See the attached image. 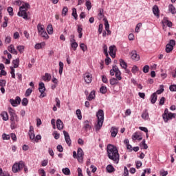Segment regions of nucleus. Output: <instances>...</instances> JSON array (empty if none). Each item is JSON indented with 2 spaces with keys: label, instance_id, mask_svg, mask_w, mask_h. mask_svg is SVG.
<instances>
[{
  "label": "nucleus",
  "instance_id": "nucleus-13",
  "mask_svg": "<svg viewBox=\"0 0 176 176\" xmlns=\"http://www.w3.org/2000/svg\"><path fill=\"white\" fill-rule=\"evenodd\" d=\"M63 134L65 135V140L66 143L71 146V138L69 137V134L66 131H63Z\"/></svg>",
  "mask_w": 176,
  "mask_h": 176
},
{
  "label": "nucleus",
  "instance_id": "nucleus-25",
  "mask_svg": "<svg viewBox=\"0 0 176 176\" xmlns=\"http://www.w3.org/2000/svg\"><path fill=\"white\" fill-rule=\"evenodd\" d=\"M156 101H157V95L156 94V93H153L151 96V104H155V102H156Z\"/></svg>",
  "mask_w": 176,
  "mask_h": 176
},
{
  "label": "nucleus",
  "instance_id": "nucleus-16",
  "mask_svg": "<svg viewBox=\"0 0 176 176\" xmlns=\"http://www.w3.org/2000/svg\"><path fill=\"white\" fill-rule=\"evenodd\" d=\"M118 131H119V129L117 127H111L110 132L111 133V137H113V138H115V137L118 135Z\"/></svg>",
  "mask_w": 176,
  "mask_h": 176
},
{
  "label": "nucleus",
  "instance_id": "nucleus-30",
  "mask_svg": "<svg viewBox=\"0 0 176 176\" xmlns=\"http://www.w3.org/2000/svg\"><path fill=\"white\" fill-rule=\"evenodd\" d=\"M122 72L119 70V67H117V71L116 72V78L118 80H122Z\"/></svg>",
  "mask_w": 176,
  "mask_h": 176
},
{
  "label": "nucleus",
  "instance_id": "nucleus-3",
  "mask_svg": "<svg viewBox=\"0 0 176 176\" xmlns=\"http://www.w3.org/2000/svg\"><path fill=\"white\" fill-rule=\"evenodd\" d=\"M83 156H85V153L81 148H78L77 153L76 151H73V157L77 159L79 163L83 162Z\"/></svg>",
  "mask_w": 176,
  "mask_h": 176
},
{
  "label": "nucleus",
  "instance_id": "nucleus-45",
  "mask_svg": "<svg viewBox=\"0 0 176 176\" xmlns=\"http://www.w3.org/2000/svg\"><path fill=\"white\" fill-rule=\"evenodd\" d=\"M76 114L78 119H79V120H82V112L80 111V109H77L76 111Z\"/></svg>",
  "mask_w": 176,
  "mask_h": 176
},
{
  "label": "nucleus",
  "instance_id": "nucleus-23",
  "mask_svg": "<svg viewBox=\"0 0 176 176\" xmlns=\"http://www.w3.org/2000/svg\"><path fill=\"white\" fill-rule=\"evenodd\" d=\"M94 98H96V91H92L88 96L87 100H88L89 101H91L94 100Z\"/></svg>",
  "mask_w": 176,
  "mask_h": 176
},
{
  "label": "nucleus",
  "instance_id": "nucleus-56",
  "mask_svg": "<svg viewBox=\"0 0 176 176\" xmlns=\"http://www.w3.org/2000/svg\"><path fill=\"white\" fill-rule=\"evenodd\" d=\"M100 91L102 94H105V93H107V87L102 86L100 89Z\"/></svg>",
  "mask_w": 176,
  "mask_h": 176
},
{
  "label": "nucleus",
  "instance_id": "nucleus-33",
  "mask_svg": "<svg viewBox=\"0 0 176 176\" xmlns=\"http://www.w3.org/2000/svg\"><path fill=\"white\" fill-rule=\"evenodd\" d=\"M168 10H169V12H170V13H172V14H175V13H176L175 7H174V6L173 4H170L168 6Z\"/></svg>",
  "mask_w": 176,
  "mask_h": 176
},
{
  "label": "nucleus",
  "instance_id": "nucleus-32",
  "mask_svg": "<svg viewBox=\"0 0 176 176\" xmlns=\"http://www.w3.org/2000/svg\"><path fill=\"white\" fill-rule=\"evenodd\" d=\"M12 65H14L13 67L14 68H19V65H20V58H18L15 60H12Z\"/></svg>",
  "mask_w": 176,
  "mask_h": 176
},
{
  "label": "nucleus",
  "instance_id": "nucleus-4",
  "mask_svg": "<svg viewBox=\"0 0 176 176\" xmlns=\"http://www.w3.org/2000/svg\"><path fill=\"white\" fill-rule=\"evenodd\" d=\"M175 116H176L175 113L168 112V109H166L164 110V113L162 115V118H163L164 122H165V123H167V122H168V120H171L172 119L175 118Z\"/></svg>",
  "mask_w": 176,
  "mask_h": 176
},
{
  "label": "nucleus",
  "instance_id": "nucleus-35",
  "mask_svg": "<svg viewBox=\"0 0 176 176\" xmlns=\"http://www.w3.org/2000/svg\"><path fill=\"white\" fill-rule=\"evenodd\" d=\"M3 20L4 22L3 23L1 27H3V28H6V27H8V23H9V18L8 16H4Z\"/></svg>",
  "mask_w": 176,
  "mask_h": 176
},
{
  "label": "nucleus",
  "instance_id": "nucleus-1",
  "mask_svg": "<svg viewBox=\"0 0 176 176\" xmlns=\"http://www.w3.org/2000/svg\"><path fill=\"white\" fill-rule=\"evenodd\" d=\"M107 151L109 159H110V160H113L114 163L118 164V163H119L120 155L116 146L112 144H108Z\"/></svg>",
  "mask_w": 176,
  "mask_h": 176
},
{
  "label": "nucleus",
  "instance_id": "nucleus-57",
  "mask_svg": "<svg viewBox=\"0 0 176 176\" xmlns=\"http://www.w3.org/2000/svg\"><path fill=\"white\" fill-rule=\"evenodd\" d=\"M107 58L104 60L106 65H109V63H111V58H109V55L106 56Z\"/></svg>",
  "mask_w": 176,
  "mask_h": 176
},
{
  "label": "nucleus",
  "instance_id": "nucleus-51",
  "mask_svg": "<svg viewBox=\"0 0 176 176\" xmlns=\"http://www.w3.org/2000/svg\"><path fill=\"white\" fill-rule=\"evenodd\" d=\"M22 105L23 107H27V105H28V99L24 98L23 100H22V102H21Z\"/></svg>",
  "mask_w": 176,
  "mask_h": 176
},
{
  "label": "nucleus",
  "instance_id": "nucleus-48",
  "mask_svg": "<svg viewBox=\"0 0 176 176\" xmlns=\"http://www.w3.org/2000/svg\"><path fill=\"white\" fill-rule=\"evenodd\" d=\"M16 49L19 53H24V46L23 45H19L16 47Z\"/></svg>",
  "mask_w": 176,
  "mask_h": 176
},
{
  "label": "nucleus",
  "instance_id": "nucleus-37",
  "mask_svg": "<svg viewBox=\"0 0 176 176\" xmlns=\"http://www.w3.org/2000/svg\"><path fill=\"white\" fill-rule=\"evenodd\" d=\"M63 69H64V63L61 61L59 62V74L63 75Z\"/></svg>",
  "mask_w": 176,
  "mask_h": 176
},
{
  "label": "nucleus",
  "instance_id": "nucleus-44",
  "mask_svg": "<svg viewBox=\"0 0 176 176\" xmlns=\"http://www.w3.org/2000/svg\"><path fill=\"white\" fill-rule=\"evenodd\" d=\"M72 16H73V17H74L75 20H78V13L76 12V8L72 9Z\"/></svg>",
  "mask_w": 176,
  "mask_h": 176
},
{
  "label": "nucleus",
  "instance_id": "nucleus-9",
  "mask_svg": "<svg viewBox=\"0 0 176 176\" xmlns=\"http://www.w3.org/2000/svg\"><path fill=\"white\" fill-rule=\"evenodd\" d=\"M109 54L112 58H115L116 56V46L111 45L109 47Z\"/></svg>",
  "mask_w": 176,
  "mask_h": 176
},
{
  "label": "nucleus",
  "instance_id": "nucleus-36",
  "mask_svg": "<svg viewBox=\"0 0 176 176\" xmlns=\"http://www.w3.org/2000/svg\"><path fill=\"white\" fill-rule=\"evenodd\" d=\"M62 172L65 175H71V170L69 168H65L62 169Z\"/></svg>",
  "mask_w": 176,
  "mask_h": 176
},
{
  "label": "nucleus",
  "instance_id": "nucleus-38",
  "mask_svg": "<svg viewBox=\"0 0 176 176\" xmlns=\"http://www.w3.org/2000/svg\"><path fill=\"white\" fill-rule=\"evenodd\" d=\"M118 78H113L111 79H110V85L111 86H115V85H118Z\"/></svg>",
  "mask_w": 176,
  "mask_h": 176
},
{
  "label": "nucleus",
  "instance_id": "nucleus-14",
  "mask_svg": "<svg viewBox=\"0 0 176 176\" xmlns=\"http://www.w3.org/2000/svg\"><path fill=\"white\" fill-rule=\"evenodd\" d=\"M131 57L134 61L140 60V55L137 54V51H132L131 53Z\"/></svg>",
  "mask_w": 176,
  "mask_h": 176
},
{
  "label": "nucleus",
  "instance_id": "nucleus-50",
  "mask_svg": "<svg viewBox=\"0 0 176 176\" xmlns=\"http://www.w3.org/2000/svg\"><path fill=\"white\" fill-rule=\"evenodd\" d=\"M7 11H8V12L9 13V14H10V16H14V13L13 12V8H12V7H8V8H7Z\"/></svg>",
  "mask_w": 176,
  "mask_h": 176
},
{
  "label": "nucleus",
  "instance_id": "nucleus-40",
  "mask_svg": "<svg viewBox=\"0 0 176 176\" xmlns=\"http://www.w3.org/2000/svg\"><path fill=\"white\" fill-rule=\"evenodd\" d=\"M142 149H146L148 148V144L145 143V140H143L140 144Z\"/></svg>",
  "mask_w": 176,
  "mask_h": 176
},
{
  "label": "nucleus",
  "instance_id": "nucleus-52",
  "mask_svg": "<svg viewBox=\"0 0 176 176\" xmlns=\"http://www.w3.org/2000/svg\"><path fill=\"white\" fill-rule=\"evenodd\" d=\"M67 13H68V8L64 7L62 10V16H67Z\"/></svg>",
  "mask_w": 176,
  "mask_h": 176
},
{
  "label": "nucleus",
  "instance_id": "nucleus-2",
  "mask_svg": "<svg viewBox=\"0 0 176 176\" xmlns=\"http://www.w3.org/2000/svg\"><path fill=\"white\" fill-rule=\"evenodd\" d=\"M28 9H30V4L28 3H25L21 7H19V11L18 12L17 15L19 17H23L24 20H29L28 17Z\"/></svg>",
  "mask_w": 176,
  "mask_h": 176
},
{
  "label": "nucleus",
  "instance_id": "nucleus-11",
  "mask_svg": "<svg viewBox=\"0 0 176 176\" xmlns=\"http://www.w3.org/2000/svg\"><path fill=\"white\" fill-rule=\"evenodd\" d=\"M132 140L133 141H136V140H138V141H141V140H142V135H141L140 133L135 132L132 135Z\"/></svg>",
  "mask_w": 176,
  "mask_h": 176
},
{
  "label": "nucleus",
  "instance_id": "nucleus-41",
  "mask_svg": "<svg viewBox=\"0 0 176 176\" xmlns=\"http://www.w3.org/2000/svg\"><path fill=\"white\" fill-rule=\"evenodd\" d=\"M47 31L50 35H52V34H53V26L52 25H48L47 27Z\"/></svg>",
  "mask_w": 176,
  "mask_h": 176
},
{
  "label": "nucleus",
  "instance_id": "nucleus-49",
  "mask_svg": "<svg viewBox=\"0 0 176 176\" xmlns=\"http://www.w3.org/2000/svg\"><path fill=\"white\" fill-rule=\"evenodd\" d=\"M103 53L105 56H108V46H107V45H104L103 47Z\"/></svg>",
  "mask_w": 176,
  "mask_h": 176
},
{
  "label": "nucleus",
  "instance_id": "nucleus-19",
  "mask_svg": "<svg viewBox=\"0 0 176 176\" xmlns=\"http://www.w3.org/2000/svg\"><path fill=\"white\" fill-rule=\"evenodd\" d=\"M56 127L58 130H63V129H64V124L63 123V121H61V120L58 119L56 120Z\"/></svg>",
  "mask_w": 176,
  "mask_h": 176
},
{
  "label": "nucleus",
  "instance_id": "nucleus-27",
  "mask_svg": "<svg viewBox=\"0 0 176 176\" xmlns=\"http://www.w3.org/2000/svg\"><path fill=\"white\" fill-rule=\"evenodd\" d=\"M105 16H104V9L100 8L99 9V13L98 14V20H102L104 19Z\"/></svg>",
  "mask_w": 176,
  "mask_h": 176
},
{
  "label": "nucleus",
  "instance_id": "nucleus-5",
  "mask_svg": "<svg viewBox=\"0 0 176 176\" xmlns=\"http://www.w3.org/2000/svg\"><path fill=\"white\" fill-rule=\"evenodd\" d=\"M24 167V162L20 161L19 163H15L12 166V171L13 173H19V171H21L23 168Z\"/></svg>",
  "mask_w": 176,
  "mask_h": 176
},
{
  "label": "nucleus",
  "instance_id": "nucleus-18",
  "mask_svg": "<svg viewBox=\"0 0 176 176\" xmlns=\"http://www.w3.org/2000/svg\"><path fill=\"white\" fill-rule=\"evenodd\" d=\"M83 129H85V130L86 131L90 130V129H91V123L90 122V121L85 120L84 122Z\"/></svg>",
  "mask_w": 176,
  "mask_h": 176
},
{
  "label": "nucleus",
  "instance_id": "nucleus-10",
  "mask_svg": "<svg viewBox=\"0 0 176 176\" xmlns=\"http://www.w3.org/2000/svg\"><path fill=\"white\" fill-rule=\"evenodd\" d=\"M84 79L86 83H91V80H93V76L89 73H85L84 74Z\"/></svg>",
  "mask_w": 176,
  "mask_h": 176
},
{
  "label": "nucleus",
  "instance_id": "nucleus-55",
  "mask_svg": "<svg viewBox=\"0 0 176 176\" xmlns=\"http://www.w3.org/2000/svg\"><path fill=\"white\" fill-rule=\"evenodd\" d=\"M163 87V85H160V89L157 90V91L155 92L156 94H162V93L164 91V89Z\"/></svg>",
  "mask_w": 176,
  "mask_h": 176
},
{
  "label": "nucleus",
  "instance_id": "nucleus-64",
  "mask_svg": "<svg viewBox=\"0 0 176 176\" xmlns=\"http://www.w3.org/2000/svg\"><path fill=\"white\" fill-rule=\"evenodd\" d=\"M0 176H9V173H3L2 168H0Z\"/></svg>",
  "mask_w": 176,
  "mask_h": 176
},
{
  "label": "nucleus",
  "instance_id": "nucleus-53",
  "mask_svg": "<svg viewBox=\"0 0 176 176\" xmlns=\"http://www.w3.org/2000/svg\"><path fill=\"white\" fill-rule=\"evenodd\" d=\"M31 93H32V89L30 88L28 89L25 94V97H30V96H31Z\"/></svg>",
  "mask_w": 176,
  "mask_h": 176
},
{
  "label": "nucleus",
  "instance_id": "nucleus-46",
  "mask_svg": "<svg viewBox=\"0 0 176 176\" xmlns=\"http://www.w3.org/2000/svg\"><path fill=\"white\" fill-rule=\"evenodd\" d=\"M103 21H104L105 30H109V23H108V19H107V17L103 19Z\"/></svg>",
  "mask_w": 176,
  "mask_h": 176
},
{
  "label": "nucleus",
  "instance_id": "nucleus-59",
  "mask_svg": "<svg viewBox=\"0 0 176 176\" xmlns=\"http://www.w3.org/2000/svg\"><path fill=\"white\" fill-rule=\"evenodd\" d=\"M55 102H56V107H57L58 108H60V99H58V98H56Z\"/></svg>",
  "mask_w": 176,
  "mask_h": 176
},
{
  "label": "nucleus",
  "instance_id": "nucleus-24",
  "mask_svg": "<svg viewBox=\"0 0 176 176\" xmlns=\"http://www.w3.org/2000/svg\"><path fill=\"white\" fill-rule=\"evenodd\" d=\"M8 52H10V53H12V54H17V50L14 49V45H10L8 47Z\"/></svg>",
  "mask_w": 176,
  "mask_h": 176
},
{
  "label": "nucleus",
  "instance_id": "nucleus-63",
  "mask_svg": "<svg viewBox=\"0 0 176 176\" xmlns=\"http://www.w3.org/2000/svg\"><path fill=\"white\" fill-rule=\"evenodd\" d=\"M124 176H129V169L126 166L124 168Z\"/></svg>",
  "mask_w": 176,
  "mask_h": 176
},
{
  "label": "nucleus",
  "instance_id": "nucleus-7",
  "mask_svg": "<svg viewBox=\"0 0 176 176\" xmlns=\"http://www.w3.org/2000/svg\"><path fill=\"white\" fill-rule=\"evenodd\" d=\"M9 113L11 122H19V116H16V111L13 109H9Z\"/></svg>",
  "mask_w": 176,
  "mask_h": 176
},
{
  "label": "nucleus",
  "instance_id": "nucleus-54",
  "mask_svg": "<svg viewBox=\"0 0 176 176\" xmlns=\"http://www.w3.org/2000/svg\"><path fill=\"white\" fill-rule=\"evenodd\" d=\"M80 47L82 50V52H86V50H87V46H86L85 43H81L80 45Z\"/></svg>",
  "mask_w": 176,
  "mask_h": 176
},
{
  "label": "nucleus",
  "instance_id": "nucleus-21",
  "mask_svg": "<svg viewBox=\"0 0 176 176\" xmlns=\"http://www.w3.org/2000/svg\"><path fill=\"white\" fill-rule=\"evenodd\" d=\"M102 123H104V120H98V123L96 126V131L101 129V127H102Z\"/></svg>",
  "mask_w": 176,
  "mask_h": 176
},
{
  "label": "nucleus",
  "instance_id": "nucleus-12",
  "mask_svg": "<svg viewBox=\"0 0 176 176\" xmlns=\"http://www.w3.org/2000/svg\"><path fill=\"white\" fill-rule=\"evenodd\" d=\"M28 134H29L30 140H32V141H34V140H35V132L34 131L33 126H30V130H29Z\"/></svg>",
  "mask_w": 176,
  "mask_h": 176
},
{
  "label": "nucleus",
  "instance_id": "nucleus-62",
  "mask_svg": "<svg viewBox=\"0 0 176 176\" xmlns=\"http://www.w3.org/2000/svg\"><path fill=\"white\" fill-rule=\"evenodd\" d=\"M170 91H176V85H173L169 87Z\"/></svg>",
  "mask_w": 176,
  "mask_h": 176
},
{
  "label": "nucleus",
  "instance_id": "nucleus-60",
  "mask_svg": "<svg viewBox=\"0 0 176 176\" xmlns=\"http://www.w3.org/2000/svg\"><path fill=\"white\" fill-rule=\"evenodd\" d=\"M87 8L88 9V10H90V9H91V2L87 1L85 3Z\"/></svg>",
  "mask_w": 176,
  "mask_h": 176
},
{
  "label": "nucleus",
  "instance_id": "nucleus-15",
  "mask_svg": "<svg viewBox=\"0 0 176 176\" xmlns=\"http://www.w3.org/2000/svg\"><path fill=\"white\" fill-rule=\"evenodd\" d=\"M153 13L157 17H160V11L159 10V7L157 5L153 7Z\"/></svg>",
  "mask_w": 176,
  "mask_h": 176
},
{
  "label": "nucleus",
  "instance_id": "nucleus-43",
  "mask_svg": "<svg viewBox=\"0 0 176 176\" xmlns=\"http://www.w3.org/2000/svg\"><path fill=\"white\" fill-rule=\"evenodd\" d=\"M39 35L42 36V38H44V39H49V35H47L46 30L42 33H40Z\"/></svg>",
  "mask_w": 176,
  "mask_h": 176
},
{
  "label": "nucleus",
  "instance_id": "nucleus-42",
  "mask_svg": "<svg viewBox=\"0 0 176 176\" xmlns=\"http://www.w3.org/2000/svg\"><path fill=\"white\" fill-rule=\"evenodd\" d=\"M107 170L108 173H113L115 171V168L112 165H108L107 166Z\"/></svg>",
  "mask_w": 176,
  "mask_h": 176
},
{
  "label": "nucleus",
  "instance_id": "nucleus-20",
  "mask_svg": "<svg viewBox=\"0 0 176 176\" xmlns=\"http://www.w3.org/2000/svg\"><path fill=\"white\" fill-rule=\"evenodd\" d=\"M96 116H97V118H98V120H104V111L100 109V110L97 112Z\"/></svg>",
  "mask_w": 176,
  "mask_h": 176
},
{
  "label": "nucleus",
  "instance_id": "nucleus-8",
  "mask_svg": "<svg viewBox=\"0 0 176 176\" xmlns=\"http://www.w3.org/2000/svg\"><path fill=\"white\" fill-rule=\"evenodd\" d=\"M10 102L12 107H17V105H20V103L21 102V98H20V96H16L14 99H10Z\"/></svg>",
  "mask_w": 176,
  "mask_h": 176
},
{
  "label": "nucleus",
  "instance_id": "nucleus-22",
  "mask_svg": "<svg viewBox=\"0 0 176 176\" xmlns=\"http://www.w3.org/2000/svg\"><path fill=\"white\" fill-rule=\"evenodd\" d=\"M37 30H38V35H40V34H41L45 31V26L41 23L38 24Z\"/></svg>",
  "mask_w": 176,
  "mask_h": 176
},
{
  "label": "nucleus",
  "instance_id": "nucleus-61",
  "mask_svg": "<svg viewBox=\"0 0 176 176\" xmlns=\"http://www.w3.org/2000/svg\"><path fill=\"white\" fill-rule=\"evenodd\" d=\"M2 138H3V140H10V135L3 133L2 135Z\"/></svg>",
  "mask_w": 176,
  "mask_h": 176
},
{
  "label": "nucleus",
  "instance_id": "nucleus-34",
  "mask_svg": "<svg viewBox=\"0 0 176 176\" xmlns=\"http://www.w3.org/2000/svg\"><path fill=\"white\" fill-rule=\"evenodd\" d=\"M120 65L124 69H127V63L126 62H124V60H123V59H120Z\"/></svg>",
  "mask_w": 176,
  "mask_h": 176
},
{
  "label": "nucleus",
  "instance_id": "nucleus-28",
  "mask_svg": "<svg viewBox=\"0 0 176 176\" xmlns=\"http://www.w3.org/2000/svg\"><path fill=\"white\" fill-rule=\"evenodd\" d=\"M43 79V80H45V82H50V80H52V75H50V74L49 73H45Z\"/></svg>",
  "mask_w": 176,
  "mask_h": 176
},
{
  "label": "nucleus",
  "instance_id": "nucleus-47",
  "mask_svg": "<svg viewBox=\"0 0 176 176\" xmlns=\"http://www.w3.org/2000/svg\"><path fill=\"white\" fill-rule=\"evenodd\" d=\"M10 127L12 130H14V129L17 128V122L16 121H11Z\"/></svg>",
  "mask_w": 176,
  "mask_h": 176
},
{
  "label": "nucleus",
  "instance_id": "nucleus-17",
  "mask_svg": "<svg viewBox=\"0 0 176 176\" xmlns=\"http://www.w3.org/2000/svg\"><path fill=\"white\" fill-rule=\"evenodd\" d=\"M162 25H163V28H164V27H166V25L164 24H166V25L169 28L173 27V23H171V21L167 20V18L164 17L163 21H162Z\"/></svg>",
  "mask_w": 176,
  "mask_h": 176
},
{
  "label": "nucleus",
  "instance_id": "nucleus-26",
  "mask_svg": "<svg viewBox=\"0 0 176 176\" xmlns=\"http://www.w3.org/2000/svg\"><path fill=\"white\" fill-rule=\"evenodd\" d=\"M1 116L2 117L3 120L6 122L7 120H9V115H8V112L6 111H3L1 113Z\"/></svg>",
  "mask_w": 176,
  "mask_h": 176
},
{
  "label": "nucleus",
  "instance_id": "nucleus-29",
  "mask_svg": "<svg viewBox=\"0 0 176 176\" xmlns=\"http://www.w3.org/2000/svg\"><path fill=\"white\" fill-rule=\"evenodd\" d=\"M46 90V88L45 87V83L43 82H40L39 83V87H38V91L40 93H45V91Z\"/></svg>",
  "mask_w": 176,
  "mask_h": 176
},
{
  "label": "nucleus",
  "instance_id": "nucleus-39",
  "mask_svg": "<svg viewBox=\"0 0 176 176\" xmlns=\"http://www.w3.org/2000/svg\"><path fill=\"white\" fill-rule=\"evenodd\" d=\"M116 71H118V66H113V69L110 70V75L111 76H113V75H115V74L116 73Z\"/></svg>",
  "mask_w": 176,
  "mask_h": 176
},
{
  "label": "nucleus",
  "instance_id": "nucleus-58",
  "mask_svg": "<svg viewBox=\"0 0 176 176\" xmlns=\"http://www.w3.org/2000/svg\"><path fill=\"white\" fill-rule=\"evenodd\" d=\"M143 72L144 74H148V72H149V66L148 65H145L144 67H143Z\"/></svg>",
  "mask_w": 176,
  "mask_h": 176
},
{
  "label": "nucleus",
  "instance_id": "nucleus-6",
  "mask_svg": "<svg viewBox=\"0 0 176 176\" xmlns=\"http://www.w3.org/2000/svg\"><path fill=\"white\" fill-rule=\"evenodd\" d=\"M175 45V41L173 39L170 40L169 43L166 46V53H171Z\"/></svg>",
  "mask_w": 176,
  "mask_h": 176
},
{
  "label": "nucleus",
  "instance_id": "nucleus-31",
  "mask_svg": "<svg viewBox=\"0 0 176 176\" xmlns=\"http://www.w3.org/2000/svg\"><path fill=\"white\" fill-rule=\"evenodd\" d=\"M142 118L144 120H148V119H149V113H148V110H144L142 114Z\"/></svg>",
  "mask_w": 176,
  "mask_h": 176
}]
</instances>
